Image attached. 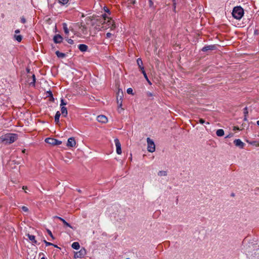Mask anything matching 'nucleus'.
<instances>
[{"mask_svg": "<svg viewBox=\"0 0 259 259\" xmlns=\"http://www.w3.org/2000/svg\"><path fill=\"white\" fill-rule=\"evenodd\" d=\"M18 139V135L13 133H8L0 137V144L5 145L14 143Z\"/></svg>", "mask_w": 259, "mask_h": 259, "instance_id": "nucleus-1", "label": "nucleus"}, {"mask_svg": "<svg viewBox=\"0 0 259 259\" xmlns=\"http://www.w3.org/2000/svg\"><path fill=\"white\" fill-rule=\"evenodd\" d=\"M232 14L233 17L234 18H235L237 20H240L243 16L244 10L240 6L235 7L234 8Z\"/></svg>", "mask_w": 259, "mask_h": 259, "instance_id": "nucleus-2", "label": "nucleus"}, {"mask_svg": "<svg viewBox=\"0 0 259 259\" xmlns=\"http://www.w3.org/2000/svg\"><path fill=\"white\" fill-rule=\"evenodd\" d=\"M147 150L149 152H153L155 150V144L152 140H151L150 138H147Z\"/></svg>", "mask_w": 259, "mask_h": 259, "instance_id": "nucleus-3", "label": "nucleus"}, {"mask_svg": "<svg viewBox=\"0 0 259 259\" xmlns=\"http://www.w3.org/2000/svg\"><path fill=\"white\" fill-rule=\"evenodd\" d=\"M45 142L52 145H59L62 144V142L61 141H59L56 139L52 138H46L45 139Z\"/></svg>", "mask_w": 259, "mask_h": 259, "instance_id": "nucleus-4", "label": "nucleus"}, {"mask_svg": "<svg viewBox=\"0 0 259 259\" xmlns=\"http://www.w3.org/2000/svg\"><path fill=\"white\" fill-rule=\"evenodd\" d=\"M86 254H87L86 249L84 247H82L79 251H77L75 253L74 257L75 258H82L85 256V255Z\"/></svg>", "mask_w": 259, "mask_h": 259, "instance_id": "nucleus-5", "label": "nucleus"}, {"mask_svg": "<svg viewBox=\"0 0 259 259\" xmlns=\"http://www.w3.org/2000/svg\"><path fill=\"white\" fill-rule=\"evenodd\" d=\"M115 144L116 147V152L118 154H121V144L119 142V140L118 139H115L114 140Z\"/></svg>", "mask_w": 259, "mask_h": 259, "instance_id": "nucleus-6", "label": "nucleus"}, {"mask_svg": "<svg viewBox=\"0 0 259 259\" xmlns=\"http://www.w3.org/2000/svg\"><path fill=\"white\" fill-rule=\"evenodd\" d=\"M234 143L236 147H238L241 149L244 148L245 146V143L241 141L240 139H236L234 141Z\"/></svg>", "mask_w": 259, "mask_h": 259, "instance_id": "nucleus-7", "label": "nucleus"}, {"mask_svg": "<svg viewBox=\"0 0 259 259\" xmlns=\"http://www.w3.org/2000/svg\"><path fill=\"white\" fill-rule=\"evenodd\" d=\"M97 120L98 121L103 123H105L108 121L107 117L104 115H100L98 116L97 117Z\"/></svg>", "mask_w": 259, "mask_h": 259, "instance_id": "nucleus-8", "label": "nucleus"}, {"mask_svg": "<svg viewBox=\"0 0 259 259\" xmlns=\"http://www.w3.org/2000/svg\"><path fill=\"white\" fill-rule=\"evenodd\" d=\"M76 145V142L73 137L69 138L68 139V141L67 143V146L70 147H73Z\"/></svg>", "mask_w": 259, "mask_h": 259, "instance_id": "nucleus-9", "label": "nucleus"}, {"mask_svg": "<svg viewBox=\"0 0 259 259\" xmlns=\"http://www.w3.org/2000/svg\"><path fill=\"white\" fill-rule=\"evenodd\" d=\"M63 37L60 34H56L53 37V40L56 44H60L62 41Z\"/></svg>", "mask_w": 259, "mask_h": 259, "instance_id": "nucleus-10", "label": "nucleus"}, {"mask_svg": "<svg viewBox=\"0 0 259 259\" xmlns=\"http://www.w3.org/2000/svg\"><path fill=\"white\" fill-rule=\"evenodd\" d=\"M215 49H216L215 45H209V46H205L201 50L203 52H207L209 50H214Z\"/></svg>", "mask_w": 259, "mask_h": 259, "instance_id": "nucleus-11", "label": "nucleus"}, {"mask_svg": "<svg viewBox=\"0 0 259 259\" xmlns=\"http://www.w3.org/2000/svg\"><path fill=\"white\" fill-rule=\"evenodd\" d=\"M29 83L30 85H32L33 87H35L36 78L34 74H33L31 78H29L28 79Z\"/></svg>", "mask_w": 259, "mask_h": 259, "instance_id": "nucleus-12", "label": "nucleus"}, {"mask_svg": "<svg viewBox=\"0 0 259 259\" xmlns=\"http://www.w3.org/2000/svg\"><path fill=\"white\" fill-rule=\"evenodd\" d=\"M137 65H138V67H139L140 70L141 71V72L143 71V70H145L144 67L143 65V61L140 58L137 59Z\"/></svg>", "mask_w": 259, "mask_h": 259, "instance_id": "nucleus-13", "label": "nucleus"}, {"mask_svg": "<svg viewBox=\"0 0 259 259\" xmlns=\"http://www.w3.org/2000/svg\"><path fill=\"white\" fill-rule=\"evenodd\" d=\"M79 50L82 52H86L88 49V46L84 44H80L78 46Z\"/></svg>", "mask_w": 259, "mask_h": 259, "instance_id": "nucleus-14", "label": "nucleus"}, {"mask_svg": "<svg viewBox=\"0 0 259 259\" xmlns=\"http://www.w3.org/2000/svg\"><path fill=\"white\" fill-rule=\"evenodd\" d=\"M54 218H57V219H59L62 222V223L64 224V225H65L66 226H67L68 227H70L71 228H72V226L69 223H68L64 219H63L59 217H57V216L54 217Z\"/></svg>", "mask_w": 259, "mask_h": 259, "instance_id": "nucleus-15", "label": "nucleus"}, {"mask_svg": "<svg viewBox=\"0 0 259 259\" xmlns=\"http://www.w3.org/2000/svg\"><path fill=\"white\" fill-rule=\"evenodd\" d=\"M61 113L64 117H66L68 114L67 108L65 106L61 107Z\"/></svg>", "mask_w": 259, "mask_h": 259, "instance_id": "nucleus-16", "label": "nucleus"}, {"mask_svg": "<svg viewBox=\"0 0 259 259\" xmlns=\"http://www.w3.org/2000/svg\"><path fill=\"white\" fill-rule=\"evenodd\" d=\"M61 115V113L59 111H57L55 116V122L56 124H58L59 122V118Z\"/></svg>", "mask_w": 259, "mask_h": 259, "instance_id": "nucleus-17", "label": "nucleus"}, {"mask_svg": "<svg viewBox=\"0 0 259 259\" xmlns=\"http://www.w3.org/2000/svg\"><path fill=\"white\" fill-rule=\"evenodd\" d=\"M71 247L74 249L78 250L80 248V245L78 242H74L72 244Z\"/></svg>", "mask_w": 259, "mask_h": 259, "instance_id": "nucleus-18", "label": "nucleus"}, {"mask_svg": "<svg viewBox=\"0 0 259 259\" xmlns=\"http://www.w3.org/2000/svg\"><path fill=\"white\" fill-rule=\"evenodd\" d=\"M28 237L29 238V240L31 241V242L33 243L36 244L37 241L35 240V237L34 235L28 234L27 235Z\"/></svg>", "mask_w": 259, "mask_h": 259, "instance_id": "nucleus-19", "label": "nucleus"}, {"mask_svg": "<svg viewBox=\"0 0 259 259\" xmlns=\"http://www.w3.org/2000/svg\"><path fill=\"white\" fill-rule=\"evenodd\" d=\"M55 53L58 58H63L66 56L65 54L61 53L59 51H57Z\"/></svg>", "mask_w": 259, "mask_h": 259, "instance_id": "nucleus-20", "label": "nucleus"}, {"mask_svg": "<svg viewBox=\"0 0 259 259\" xmlns=\"http://www.w3.org/2000/svg\"><path fill=\"white\" fill-rule=\"evenodd\" d=\"M216 134L218 137H222L224 135V131L223 129L218 130Z\"/></svg>", "mask_w": 259, "mask_h": 259, "instance_id": "nucleus-21", "label": "nucleus"}, {"mask_svg": "<svg viewBox=\"0 0 259 259\" xmlns=\"http://www.w3.org/2000/svg\"><path fill=\"white\" fill-rule=\"evenodd\" d=\"M63 28L65 33L66 35H68L69 34V29L67 28V25L66 23H63Z\"/></svg>", "mask_w": 259, "mask_h": 259, "instance_id": "nucleus-22", "label": "nucleus"}, {"mask_svg": "<svg viewBox=\"0 0 259 259\" xmlns=\"http://www.w3.org/2000/svg\"><path fill=\"white\" fill-rule=\"evenodd\" d=\"M142 73L143 74L144 78L146 79V80L147 81V82L149 83V84H151V82L148 79V77L147 75V74H146L145 71L143 70V71H142Z\"/></svg>", "mask_w": 259, "mask_h": 259, "instance_id": "nucleus-23", "label": "nucleus"}, {"mask_svg": "<svg viewBox=\"0 0 259 259\" xmlns=\"http://www.w3.org/2000/svg\"><path fill=\"white\" fill-rule=\"evenodd\" d=\"M14 37L16 40H17L18 42H20L22 40V36L21 35H16L15 34L14 35Z\"/></svg>", "mask_w": 259, "mask_h": 259, "instance_id": "nucleus-24", "label": "nucleus"}, {"mask_svg": "<svg viewBox=\"0 0 259 259\" xmlns=\"http://www.w3.org/2000/svg\"><path fill=\"white\" fill-rule=\"evenodd\" d=\"M158 175L159 176H166L167 175V172L164 170H160L158 172Z\"/></svg>", "mask_w": 259, "mask_h": 259, "instance_id": "nucleus-25", "label": "nucleus"}, {"mask_svg": "<svg viewBox=\"0 0 259 259\" xmlns=\"http://www.w3.org/2000/svg\"><path fill=\"white\" fill-rule=\"evenodd\" d=\"M69 0H58V2L62 5L67 4Z\"/></svg>", "mask_w": 259, "mask_h": 259, "instance_id": "nucleus-26", "label": "nucleus"}, {"mask_svg": "<svg viewBox=\"0 0 259 259\" xmlns=\"http://www.w3.org/2000/svg\"><path fill=\"white\" fill-rule=\"evenodd\" d=\"M117 103L118 105V107H121L122 106V101H121V97H120V99H118V98H117Z\"/></svg>", "mask_w": 259, "mask_h": 259, "instance_id": "nucleus-27", "label": "nucleus"}, {"mask_svg": "<svg viewBox=\"0 0 259 259\" xmlns=\"http://www.w3.org/2000/svg\"><path fill=\"white\" fill-rule=\"evenodd\" d=\"M244 120H246L247 119L246 118V115H247L248 114V110H247V108L246 107L244 108Z\"/></svg>", "mask_w": 259, "mask_h": 259, "instance_id": "nucleus-28", "label": "nucleus"}, {"mask_svg": "<svg viewBox=\"0 0 259 259\" xmlns=\"http://www.w3.org/2000/svg\"><path fill=\"white\" fill-rule=\"evenodd\" d=\"M67 104V102L66 101H65V100L63 99H61V104H60L61 107L64 106L65 105H66Z\"/></svg>", "mask_w": 259, "mask_h": 259, "instance_id": "nucleus-29", "label": "nucleus"}, {"mask_svg": "<svg viewBox=\"0 0 259 259\" xmlns=\"http://www.w3.org/2000/svg\"><path fill=\"white\" fill-rule=\"evenodd\" d=\"M114 22V21L113 20H112L111 19H109V20H107V25H108V27H109V26H111V25L112 24V23Z\"/></svg>", "mask_w": 259, "mask_h": 259, "instance_id": "nucleus-30", "label": "nucleus"}, {"mask_svg": "<svg viewBox=\"0 0 259 259\" xmlns=\"http://www.w3.org/2000/svg\"><path fill=\"white\" fill-rule=\"evenodd\" d=\"M109 28H110L111 30H114L116 28V25L114 21L112 23L111 26H109Z\"/></svg>", "mask_w": 259, "mask_h": 259, "instance_id": "nucleus-31", "label": "nucleus"}, {"mask_svg": "<svg viewBox=\"0 0 259 259\" xmlns=\"http://www.w3.org/2000/svg\"><path fill=\"white\" fill-rule=\"evenodd\" d=\"M127 93L128 94L133 95L134 93H133V89L132 88H128L127 89Z\"/></svg>", "mask_w": 259, "mask_h": 259, "instance_id": "nucleus-32", "label": "nucleus"}, {"mask_svg": "<svg viewBox=\"0 0 259 259\" xmlns=\"http://www.w3.org/2000/svg\"><path fill=\"white\" fill-rule=\"evenodd\" d=\"M66 40L69 44L73 45L74 44V41L71 38H67Z\"/></svg>", "mask_w": 259, "mask_h": 259, "instance_id": "nucleus-33", "label": "nucleus"}, {"mask_svg": "<svg viewBox=\"0 0 259 259\" xmlns=\"http://www.w3.org/2000/svg\"><path fill=\"white\" fill-rule=\"evenodd\" d=\"M44 242H45V243L46 244V246H52L53 245V243H51V242H48L46 240H44Z\"/></svg>", "mask_w": 259, "mask_h": 259, "instance_id": "nucleus-34", "label": "nucleus"}, {"mask_svg": "<svg viewBox=\"0 0 259 259\" xmlns=\"http://www.w3.org/2000/svg\"><path fill=\"white\" fill-rule=\"evenodd\" d=\"M47 232H48V234L50 236V237H52V239H54V236L53 235V234H52V232L50 230L48 229L47 230Z\"/></svg>", "mask_w": 259, "mask_h": 259, "instance_id": "nucleus-35", "label": "nucleus"}, {"mask_svg": "<svg viewBox=\"0 0 259 259\" xmlns=\"http://www.w3.org/2000/svg\"><path fill=\"white\" fill-rule=\"evenodd\" d=\"M148 1H149V7L151 8H153L154 7V3L152 2V1L148 0Z\"/></svg>", "mask_w": 259, "mask_h": 259, "instance_id": "nucleus-36", "label": "nucleus"}, {"mask_svg": "<svg viewBox=\"0 0 259 259\" xmlns=\"http://www.w3.org/2000/svg\"><path fill=\"white\" fill-rule=\"evenodd\" d=\"M21 208L22 210L24 211V212L28 211V208L26 206H23Z\"/></svg>", "mask_w": 259, "mask_h": 259, "instance_id": "nucleus-37", "label": "nucleus"}, {"mask_svg": "<svg viewBox=\"0 0 259 259\" xmlns=\"http://www.w3.org/2000/svg\"><path fill=\"white\" fill-rule=\"evenodd\" d=\"M47 94H48V97H50L51 98H52L53 99V94L52 93V92L51 91H49L48 92H47Z\"/></svg>", "mask_w": 259, "mask_h": 259, "instance_id": "nucleus-38", "label": "nucleus"}, {"mask_svg": "<svg viewBox=\"0 0 259 259\" xmlns=\"http://www.w3.org/2000/svg\"><path fill=\"white\" fill-rule=\"evenodd\" d=\"M205 120L204 119H202V118H199V122L201 124H203L205 123Z\"/></svg>", "mask_w": 259, "mask_h": 259, "instance_id": "nucleus-39", "label": "nucleus"}, {"mask_svg": "<svg viewBox=\"0 0 259 259\" xmlns=\"http://www.w3.org/2000/svg\"><path fill=\"white\" fill-rule=\"evenodd\" d=\"M21 22L24 24L26 23V19H25V18L24 17H22L21 18Z\"/></svg>", "mask_w": 259, "mask_h": 259, "instance_id": "nucleus-40", "label": "nucleus"}, {"mask_svg": "<svg viewBox=\"0 0 259 259\" xmlns=\"http://www.w3.org/2000/svg\"><path fill=\"white\" fill-rule=\"evenodd\" d=\"M147 97H151L153 96V95L151 92H148L147 93Z\"/></svg>", "mask_w": 259, "mask_h": 259, "instance_id": "nucleus-41", "label": "nucleus"}, {"mask_svg": "<svg viewBox=\"0 0 259 259\" xmlns=\"http://www.w3.org/2000/svg\"><path fill=\"white\" fill-rule=\"evenodd\" d=\"M112 35V34L111 33L108 32L106 33V38H110Z\"/></svg>", "mask_w": 259, "mask_h": 259, "instance_id": "nucleus-42", "label": "nucleus"}, {"mask_svg": "<svg viewBox=\"0 0 259 259\" xmlns=\"http://www.w3.org/2000/svg\"><path fill=\"white\" fill-rule=\"evenodd\" d=\"M233 136V134L232 133H231V134H229V135H228L225 138H231Z\"/></svg>", "mask_w": 259, "mask_h": 259, "instance_id": "nucleus-43", "label": "nucleus"}, {"mask_svg": "<svg viewBox=\"0 0 259 259\" xmlns=\"http://www.w3.org/2000/svg\"><path fill=\"white\" fill-rule=\"evenodd\" d=\"M129 3L134 5L136 3V0H130Z\"/></svg>", "mask_w": 259, "mask_h": 259, "instance_id": "nucleus-44", "label": "nucleus"}, {"mask_svg": "<svg viewBox=\"0 0 259 259\" xmlns=\"http://www.w3.org/2000/svg\"><path fill=\"white\" fill-rule=\"evenodd\" d=\"M103 17L104 20V23H105V20H106V18H107L108 19H109V18L106 16V14L103 15Z\"/></svg>", "mask_w": 259, "mask_h": 259, "instance_id": "nucleus-45", "label": "nucleus"}, {"mask_svg": "<svg viewBox=\"0 0 259 259\" xmlns=\"http://www.w3.org/2000/svg\"><path fill=\"white\" fill-rule=\"evenodd\" d=\"M104 11L108 13H109V10L107 7H104Z\"/></svg>", "mask_w": 259, "mask_h": 259, "instance_id": "nucleus-46", "label": "nucleus"}, {"mask_svg": "<svg viewBox=\"0 0 259 259\" xmlns=\"http://www.w3.org/2000/svg\"><path fill=\"white\" fill-rule=\"evenodd\" d=\"M247 142L249 143V144H251V145H254L255 143V141H253L252 142H249L248 141H246Z\"/></svg>", "mask_w": 259, "mask_h": 259, "instance_id": "nucleus-47", "label": "nucleus"}, {"mask_svg": "<svg viewBox=\"0 0 259 259\" xmlns=\"http://www.w3.org/2000/svg\"><path fill=\"white\" fill-rule=\"evenodd\" d=\"M15 33H16V34H17V33H20V30H19V29H17V30H16L15 31Z\"/></svg>", "mask_w": 259, "mask_h": 259, "instance_id": "nucleus-48", "label": "nucleus"}, {"mask_svg": "<svg viewBox=\"0 0 259 259\" xmlns=\"http://www.w3.org/2000/svg\"><path fill=\"white\" fill-rule=\"evenodd\" d=\"M233 130H234V131H235V130H239V127H237V126H234V128H233Z\"/></svg>", "mask_w": 259, "mask_h": 259, "instance_id": "nucleus-49", "label": "nucleus"}, {"mask_svg": "<svg viewBox=\"0 0 259 259\" xmlns=\"http://www.w3.org/2000/svg\"><path fill=\"white\" fill-rule=\"evenodd\" d=\"M22 189L24 190L27 189V186H23Z\"/></svg>", "mask_w": 259, "mask_h": 259, "instance_id": "nucleus-50", "label": "nucleus"}, {"mask_svg": "<svg viewBox=\"0 0 259 259\" xmlns=\"http://www.w3.org/2000/svg\"><path fill=\"white\" fill-rule=\"evenodd\" d=\"M26 70H27V72H28V73L30 72V69H29L27 68Z\"/></svg>", "mask_w": 259, "mask_h": 259, "instance_id": "nucleus-51", "label": "nucleus"}, {"mask_svg": "<svg viewBox=\"0 0 259 259\" xmlns=\"http://www.w3.org/2000/svg\"><path fill=\"white\" fill-rule=\"evenodd\" d=\"M52 246H54L55 247H58L57 245H55V244H53V245Z\"/></svg>", "mask_w": 259, "mask_h": 259, "instance_id": "nucleus-52", "label": "nucleus"}, {"mask_svg": "<svg viewBox=\"0 0 259 259\" xmlns=\"http://www.w3.org/2000/svg\"><path fill=\"white\" fill-rule=\"evenodd\" d=\"M257 124L259 125V120L257 121Z\"/></svg>", "mask_w": 259, "mask_h": 259, "instance_id": "nucleus-53", "label": "nucleus"}, {"mask_svg": "<svg viewBox=\"0 0 259 259\" xmlns=\"http://www.w3.org/2000/svg\"><path fill=\"white\" fill-rule=\"evenodd\" d=\"M40 259H46V258H45V257L44 256H43V257H41Z\"/></svg>", "mask_w": 259, "mask_h": 259, "instance_id": "nucleus-54", "label": "nucleus"}, {"mask_svg": "<svg viewBox=\"0 0 259 259\" xmlns=\"http://www.w3.org/2000/svg\"><path fill=\"white\" fill-rule=\"evenodd\" d=\"M25 149H24V150H23L22 151V152H23V153H25Z\"/></svg>", "mask_w": 259, "mask_h": 259, "instance_id": "nucleus-55", "label": "nucleus"}, {"mask_svg": "<svg viewBox=\"0 0 259 259\" xmlns=\"http://www.w3.org/2000/svg\"><path fill=\"white\" fill-rule=\"evenodd\" d=\"M126 259H130V258H126Z\"/></svg>", "mask_w": 259, "mask_h": 259, "instance_id": "nucleus-56", "label": "nucleus"}]
</instances>
